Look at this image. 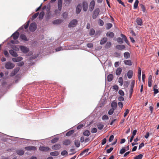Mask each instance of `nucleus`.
I'll return each instance as SVG.
<instances>
[{
	"mask_svg": "<svg viewBox=\"0 0 159 159\" xmlns=\"http://www.w3.org/2000/svg\"><path fill=\"white\" fill-rule=\"evenodd\" d=\"M89 151V148L86 149H85V150H84L80 154V155H82L84 154L85 153V152H88Z\"/></svg>",
	"mask_w": 159,
	"mask_h": 159,
	"instance_id": "obj_51",
	"label": "nucleus"
},
{
	"mask_svg": "<svg viewBox=\"0 0 159 159\" xmlns=\"http://www.w3.org/2000/svg\"><path fill=\"white\" fill-rule=\"evenodd\" d=\"M83 8L84 11H86L88 8V4L86 2H84L83 3Z\"/></svg>",
	"mask_w": 159,
	"mask_h": 159,
	"instance_id": "obj_20",
	"label": "nucleus"
},
{
	"mask_svg": "<svg viewBox=\"0 0 159 159\" xmlns=\"http://www.w3.org/2000/svg\"><path fill=\"white\" fill-rule=\"evenodd\" d=\"M106 35L108 37H109L110 38H112L114 36V34L112 32H108L106 34Z\"/></svg>",
	"mask_w": 159,
	"mask_h": 159,
	"instance_id": "obj_24",
	"label": "nucleus"
},
{
	"mask_svg": "<svg viewBox=\"0 0 159 159\" xmlns=\"http://www.w3.org/2000/svg\"><path fill=\"white\" fill-rule=\"evenodd\" d=\"M140 6L141 8L142 9V11H143V12H145L146 11V8L142 4L140 5Z\"/></svg>",
	"mask_w": 159,
	"mask_h": 159,
	"instance_id": "obj_54",
	"label": "nucleus"
},
{
	"mask_svg": "<svg viewBox=\"0 0 159 159\" xmlns=\"http://www.w3.org/2000/svg\"><path fill=\"white\" fill-rule=\"evenodd\" d=\"M111 43L110 42H107V43H106V46H105V47L107 48H109L111 47Z\"/></svg>",
	"mask_w": 159,
	"mask_h": 159,
	"instance_id": "obj_55",
	"label": "nucleus"
},
{
	"mask_svg": "<svg viewBox=\"0 0 159 159\" xmlns=\"http://www.w3.org/2000/svg\"><path fill=\"white\" fill-rule=\"evenodd\" d=\"M16 153L19 156H22L24 154V151L21 149H18L16 150Z\"/></svg>",
	"mask_w": 159,
	"mask_h": 159,
	"instance_id": "obj_14",
	"label": "nucleus"
},
{
	"mask_svg": "<svg viewBox=\"0 0 159 159\" xmlns=\"http://www.w3.org/2000/svg\"><path fill=\"white\" fill-rule=\"evenodd\" d=\"M60 11H59V9L58 10H55L54 11V14L55 15H57L58 14H59L60 12Z\"/></svg>",
	"mask_w": 159,
	"mask_h": 159,
	"instance_id": "obj_63",
	"label": "nucleus"
},
{
	"mask_svg": "<svg viewBox=\"0 0 159 159\" xmlns=\"http://www.w3.org/2000/svg\"><path fill=\"white\" fill-rule=\"evenodd\" d=\"M136 23L138 25L140 26L142 25H143L142 19L139 18H137L136 20Z\"/></svg>",
	"mask_w": 159,
	"mask_h": 159,
	"instance_id": "obj_22",
	"label": "nucleus"
},
{
	"mask_svg": "<svg viewBox=\"0 0 159 159\" xmlns=\"http://www.w3.org/2000/svg\"><path fill=\"white\" fill-rule=\"evenodd\" d=\"M97 126L98 128L100 130L102 129L104 127V125L101 123H98L97 124Z\"/></svg>",
	"mask_w": 159,
	"mask_h": 159,
	"instance_id": "obj_31",
	"label": "nucleus"
},
{
	"mask_svg": "<svg viewBox=\"0 0 159 159\" xmlns=\"http://www.w3.org/2000/svg\"><path fill=\"white\" fill-rule=\"evenodd\" d=\"M112 26V25L111 23H108L107 24L106 29L107 30L109 29Z\"/></svg>",
	"mask_w": 159,
	"mask_h": 159,
	"instance_id": "obj_46",
	"label": "nucleus"
},
{
	"mask_svg": "<svg viewBox=\"0 0 159 159\" xmlns=\"http://www.w3.org/2000/svg\"><path fill=\"white\" fill-rule=\"evenodd\" d=\"M118 105L119 106V107L121 109L122 108L123 106L122 103L121 102H118Z\"/></svg>",
	"mask_w": 159,
	"mask_h": 159,
	"instance_id": "obj_60",
	"label": "nucleus"
},
{
	"mask_svg": "<svg viewBox=\"0 0 159 159\" xmlns=\"http://www.w3.org/2000/svg\"><path fill=\"white\" fill-rule=\"evenodd\" d=\"M81 8L82 7L81 5L80 4H78L76 7V14H78L80 12Z\"/></svg>",
	"mask_w": 159,
	"mask_h": 159,
	"instance_id": "obj_13",
	"label": "nucleus"
},
{
	"mask_svg": "<svg viewBox=\"0 0 159 159\" xmlns=\"http://www.w3.org/2000/svg\"><path fill=\"white\" fill-rule=\"evenodd\" d=\"M39 13L37 12L35 13L34 15H33L31 19L32 20H34L39 15Z\"/></svg>",
	"mask_w": 159,
	"mask_h": 159,
	"instance_id": "obj_45",
	"label": "nucleus"
},
{
	"mask_svg": "<svg viewBox=\"0 0 159 159\" xmlns=\"http://www.w3.org/2000/svg\"><path fill=\"white\" fill-rule=\"evenodd\" d=\"M95 5V2L94 0L92 1L89 5V10L90 11H92L94 8Z\"/></svg>",
	"mask_w": 159,
	"mask_h": 159,
	"instance_id": "obj_10",
	"label": "nucleus"
},
{
	"mask_svg": "<svg viewBox=\"0 0 159 159\" xmlns=\"http://www.w3.org/2000/svg\"><path fill=\"white\" fill-rule=\"evenodd\" d=\"M61 145L60 144L57 143L56 144L52 146V148L54 150H58L61 148Z\"/></svg>",
	"mask_w": 159,
	"mask_h": 159,
	"instance_id": "obj_7",
	"label": "nucleus"
},
{
	"mask_svg": "<svg viewBox=\"0 0 159 159\" xmlns=\"http://www.w3.org/2000/svg\"><path fill=\"white\" fill-rule=\"evenodd\" d=\"M119 93L121 96H123L124 95L125 93L122 90H120L119 91Z\"/></svg>",
	"mask_w": 159,
	"mask_h": 159,
	"instance_id": "obj_57",
	"label": "nucleus"
},
{
	"mask_svg": "<svg viewBox=\"0 0 159 159\" xmlns=\"http://www.w3.org/2000/svg\"><path fill=\"white\" fill-rule=\"evenodd\" d=\"M119 82L120 83V85L122 86L123 83V81L122 78L121 77H120L119 79Z\"/></svg>",
	"mask_w": 159,
	"mask_h": 159,
	"instance_id": "obj_47",
	"label": "nucleus"
},
{
	"mask_svg": "<svg viewBox=\"0 0 159 159\" xmlns=\"http://www.w3.org/2000/svg\"><path fill=\"white\" fill-rule=\"evenodd\" d=\"M97 129L95 128H93L91 129V132L92 133H95L97 132Z\"/></svg>",
	"mask_w": 159,
	"mask_h": 159,
	"instance_id": "obj_52",
	"label": "nucleus"
},
{
	"mask_svg": "<svg viewBox=\"0 0 159 159\" xmlns=\"http://www.w3.org/2000/svg\"><path fill=\"white\" fill-rule=\"evenodd\" d=\"M4 54L5 55L6 57H9V54L7 51L4 50Z\"/></svg>",
	"mask_w": 159,
	"mask_h": 159,
	"instance_id": "obj_62",
	"label": "nucleus"
},
{
	"mask_svg": "<svg viewBox=\"0 0 159 159\" xmlns=\"http://www.w3.org/2000/svg\"><path fill=\"white\" fill-rule=\"evenodd\" d=\"M39 149L43 152H47L49 151L50 149L48 147L40 146L39 148Z\"/></svg>",
	"mask_w": 159,
	"mask_h": 159,
	"instance_id": "obj_6",
	"label": "nucleus"
},
{
	"mask_svg": "<svg viewBox=\"0 0 159 159\" xmlns=\"http://www.w3.org/2000/svg\"><path fill=\"white\" fill-rule=\"evenodd\" d=\"M9 52L11 55L13 57H17L18 56V55L16 52L13 50H10Z\"/></svg>",
	"mask_w": 159,
	"mask_h": 159,
	"instance_id": "obj_16",
	"label": "nucleus"
},
{
	"mask_svg": "<svg viewBox=\"0 0 159 159\" xmlns=\"http://www.w3.org/2000/svg\"><path fill=\"white\" fill-rule=\"evenodd\" d=\"M124 39H121L120 37L118 38L117 39V41L119 43L122 44L123 43Z\"/></svg>",
	"mask_w": 159,
	"mask_h": 159,
	"instance_id": "obj_39",
	"label": "nucleus"
},
{
	"mask_svg": "<svg viewBox=\"0 0 159 159\" xmlns=\"http://www.w3.org/2000/svg\"><path fill=\"white\" fill-rule=\"evenodd\" d=\"M113 78V75L112 74H109L107 76V80L109 82L111 81Z\"/></svg>",
	"mask_w": 159,
	"mask_h": 159,
	"instance_id": "obj_32",
	"label": "nucleus"
},
{
	"mask_svg": "<svg viewBox=\"0 0 159 159\" xmlns=\"http://www.w3.org/2000/svg\"><path fill=\"white\" fill-rule=\"evenodd\" d=\"M44 15V12L42 11H41L40 14H39V18L40 20H41L42 19L43 16Z\"/></svg>",
	"mask_w": 159,
	"mask_h": 159,
	"instance_id": "obj_37",
	"label": "nucleus"
},
{
	"mask_svg": "<svg viewBox=\"0 0 159 159\" xmlns=\"http://www.w3.org/2000/svg\"><path fill=\"white\" fill-rule=\"evenodd\" d=\"M107 40V39L105 37L103 38L101 41L100 44L101 45L105 43Z\"/></svg>",
	"mask_w": 159,
	"mask_h": 159,
	"instance_id": "obj_28",
	"label": "nucleus"
},
{
	"mask_svg": "<svg viewBox=\"0 0 159 159\" xmlns=\"http://www.w3.org/2000/svg\"><path fill=\"white\" fill-rule=\"evenodd\" d=\"M113 149V148L112 147L110 148V149H108L107 150V152L108 153H110Z\"/></svg>",
	"mask_w": 159,
	"mask_h": 159,
	"instance_id": "obj_58",
	"label": "nucleus"
},
{
	"mask_svg": "<svg viewBox=\"0 0 159 159\" xmlns=\"http://www.w3.org/2000/svg\"><path fill=\"white\" fill-rule=\"evenodd\" d=\"M133 74V71L132 70H130L128 71L127 72V76L128 78L131 79L132 76Z\"/></svg>",
	"mask_w": 159,
	"mask_h": 159,
	"instance_id": "obj_21",
	"label": "nucleus"
},
{
	"mask_svg": "<svg viewBox=\"0 0 159 159\" xmlns=\"http://www.w3.org/2000/svg\"><path fill=\"white\" fill-rule=\"evenodd\" d=\"M25 149L27 151H34L36 150V148L35 147L31 146L26 147L25 148Z\"/></svg>",
	"mask_w": 159,
	"mask_h": 159,
	"instance_id": "obj_8",
	"label": "nucleus"
},
{
	"mask_svg": "<svg viewBox=\"0 0 159 159\" xmlns=\"http://www.w3.org/2000/svg\"><path fill=\"white\" fill-rule=\"evenodd\" d=\"M124 64L127 65L131 66L132 64V63L131 60H125L123 61Z\"/></svg>",
	"mask_w": 159,
	"mask_h": 159,
	"instance_id": "obj_17",
	"label": "nucleus"
},
{
	"mask_svg": "<svg viewBox=\"0 0 159 159\" xmlns=\"http://www.w3.org/2000/svg\"><path fill=\"white\" fill-rule=\"evenodd\" d=\"M58 140H59L58 138H54L53 139H52L51 140V142L52 143H56L57 142V141Z\"/></svg>",
	"mask_w": 159,
	"mask_h": 159,
	"instance_id": "obj_44",
	"label": "nucleus"
},
{
	"mask_svg": "<svg viewBox=\"0 0 159 159\" xmlns=\"http://www.w3.org/2000/svg\"><path fill=\"white\" fill-rule=\"evenodd\" d=\"M77 22L78 21L74 19L69 23L68 26L69 27H74L76 25Z\"/></svg>",
	"mask_w": 159,
	"mask_h": 159,
	"instance_id": "obj_5",
	"label": "nucleus"
},
{
	"mask_svg": "<svg viewBox=\"0 0 159 159\" xmlns=\"http://www.w3.org/2000/svg\"><path fill=\"white\" fill-rule=\"evenodd\" d=\"M15 65L10 62H7L5 66V68L7 69H12L14 67Z\"/></svg>",
	"mask_w": 159,
	"mask_h": 159,
	"instance_id": "obj_4",
	"label": "nucleus"
},
{
	"mask_svg": "<svg viewBox=\"0 0 159 159\" xmlns=\"http://www.w3.org/2000/svg\"><path fill=\"white\" fill-rule=\"evenodd\" d=\"M23 58L21 57H18L12 58V61L14 62H17L21 61Z\"/></svg>",
	"mask_w": 159,
	"mask_h": 159,
	"instance_id": "obj_15",
	"label": "nucleus"
},
{
	"mask_svg": "<svg viewBox=\"0 0 159 159\" xmlns=\"http://www.w3.org/2000/svg\"><path fill=\"white\" fill-rule=\"evenodd\" d=\"M21 50L24 53H26L28 52L29 51V49L27 47L24 46H21L20 47Z\"/></svg>",
	"mask_w": 159,
	"mask_h": 159,
	"instance_id": "obj_9",
	"label": "nucleus"
},
{
	"mask_svg": "<svg viewBox=\"0 0 159 159\" xmlns=\"http://www.w3.org/2000/svg\"><path fill=\"white\" fill-rule=\"evenodd\" d=\"M135 84V80H132L131 83L130 89L129 90V98H130L132 95V94L133 91L134 86Z\"/></svg>",
	"mask_w": 159,
	"mask_h": 159,
	"instance_id": "obj_1",
	"label": "nucleus"
},
{
	"mask_svg": "<svg viewBox=\"0 0 159 159\" xmlns=\"http://www.w3.org/2000/svg\"><path fill=\"white\" fill-rule=\"evenodd\" d=\"M126 151L125 149L124 148H123L120 151V153L121 154H123Z\"/></svg>",
	"mask_w": 159,
	"mask_h": 159,
	"instance_id": "obj_53",
	"label": "nucleus"
},
{
	"mask_svg": "<svg viewBox=\"0 0 159 159\" xmlns=\"http://www.w3.org/2000/svg\"><path fill=\"white\" fill-rule=\"evenodd\" d=\"M124 57L125 58L127 59L130 57V54L128 52H126L124 53Z\"/></svg>",
	"mask_w": 159,
	"mask_h": 159,
	"instance_id": "obj_25",
	"label": "nucleus"
},
{
	"mask_svg": "<svg viewBox=\"0 0 159 159\" xmlns=\"http://www.w3.org/2000/svg\"><path fill=\"white\" fill-rule=\"evenodd\" d=\"M71 143L69 139H66L63 142V144L66 145H69Z\"/></svg>",
	"mask_w": 159,
	"mask_h": 159,
	"instance_id": "obj_30",
	"label": "nucleus"
},
{
	"mask_svg": "<svg viewBox=\"0 0 159 159\" xmlns=\"http://www.w3.org/2000/svg\"><path fill=\"white\" fill-rule=\"evenodd\" d=\"M37 29V25L35 23H31L29 29L30 31L34 32Z\"/></svg>",
	"mask_w": 159,
	"mask_h": 159,
	"instance_id": "obj_2",
	"label": "nucleus"
},
{
	"mask_svg": "<svg viewBox=\"0 0 159 159\" xmlns=\"http://www.w3.org/2000/svg\"><path fill=\"white\" fill-rule=\"evenodd\" d=\"M19 35V33L17 31L15 33L13 34L12 35V37L14 40L17 39Z\"/></svg>",
	"mask_w": 159,
	"mask_h": 159,
	"instance_id": "obj_11",
	"label": "nucleus"
},
{
	"mask_svg": "<svg viewBox=\"0 0 159 159\" xmlns=\"http://www.w3.org/2000/svg\"><path fill=\"white\" fill-rule=\"evenodd\" d=\"M62 20L60 19H57L54 20L53 22L54 24H58L61 23Z\"/></svg>",
	"mask_w": 159,
	"mask_h": 159,
	"instance_id": "obj_34",
	"label": "nucleus"
},
{
	"mask_svg": "<svg viewBox=\"0 0 159 159\" xmlns=\"http://www.w3.org/2000/svg\"><path fill=\"white\" fill-rule=\"evenodd\" d=\"M116 48L118 50H123L125 48V47L124 45H117L116 46Z\"/></svg>",
	"mask_w": 159,
	"mask_h": 159,
	"instance_id": "obj_18",
	"label": "nucleus"
},
{
	"mask_svg": "<svg viewBox=\"0 0 159 159\" xmlns=\"http://www.w3.org/2000/svg\"><path fill=\"white\" fill-rule=\"evenodd\" d=\"M114 110H115L112 108H111V109H110L108 111V114L109 115H112L114 112Z\"/></svg>",
	"mask_w": 159,
	"mask_h": 159,
	"instance_id": "obj_49",
	"label": "nucleus"
},
{
	"mask_svg": "<svg viewBox=\"0 0 159 159\" xmlns=\"http://www.w3.org/2000/svg\"><path fill=\"white\" fill-rule=\"evenodd\" d=\"M75 144L77 147H79L80 145V141L78 140H75Z\"/></svg>",
	"mask_w": 159,
	"mask_h": 159,
	"instance_id": "obj_41",
	"label": "nucleus"
},
{
	"mask_svg": "<svg viewBox=\"0 0 159 159\" xmlns=\"http://www.w3.org/2000/svg\"><path fill=\"white\" fill-rule=\"evenodd\" d=\"M139 3V1L138 0H136L134 3V9H136L137 8L138 4Z\"/></svg>",
	"mask_w": 159,
	"mask_h": 159,
	"instance_id": "obj_40",
	"label": "nucleus"
},
{
	"mask_svg": "<svg viewBox=\"0 0 159 159\" xmlns=\"http://www.w3.org/2000/svg\"><path fill=\"white\" fill-rule=\"evenodd\" d=\"M111 106L112 108L115 110L117 107V103L115 101H113L111 104Z\"/></svg>",
	"mask_w": 159,
	"mask_h": 159,
	"instance_id": "obj_19",
	"label": "nucleus"
},
{
	"mask_svg": "<svg viewBox=\"0 0 159 159\" xmlns=\"http://www.w3.org/2000/svg\"><path fill=\"white\" fill-rule=\"evenodd\" d=\"M122 71V69L120 67L118 68L116 71V74L119 75H120Z\"/></svg>",
	"mask_w": 159,
	"mask_h": 159,
	"instance_id": "obj_29",
	"label": "nucleus"
},
{
	"mask_svg": "<svg viewBox=\"0 0 159 159\" xmlns=\"http://www.w3.org/2000/svg\"><path fill=\"white\" fill-rule=\"evenodd\" d=\"M143 157V155L142 154H140L134 157V159H141Z\"/></svg>",
	"mask_w": 159,
	"mask_h": 159,
	"instance_id": "obj_42",
	"label": "nucleus"
},
{
	"mask_svg": "<svg viewBox=\"0 0 159 159\" xmlns=\"http://www.w3.org/2000/svg\"><path fill=\"white\" fill-rule=\"evenodd\" d=\"M100 12V10L99 8H96L93 11L92 15V17L93 19H95L97 17Z\"/></svg>",
	"mask_w": 159,
	"mask_h": 159,
	"instance_id": "obj_3",
	"label": "nucleus"
},
{
	"mask_svg": "<svg viewBox=\"0 0 159 159\" xmlns=\"http://www.w3.org/2000/svg\"><path fill=\"white\" fill-rule=\"evenodd\" d=\"M59 154L58 151H55L53 152H51L50 153L51 155L52 156H57Z\"/></svg>",
	"mask_w": 159,
	"mask_h": 159,
	"instance_id": "obj_36",
	"label": "nucleus"
},
{
	"mask_svg": "<svg viewBox=\"0 0 159 159\" xmlns=\"http://www.w3.org/2000/svg\"><path fill=\"white\" fill-rule=\"evenodd\" d=\"M157 85L156 84L155 85L153 86V90L154 93L156 94L159 93V91L158 89H156L157 88Z\"/></svg>",
	"mask_w": 159,
	"mask_h": 159,
	"instance_id": "obj_33",
	"label": "nucleus"
},
{
	"mask_svg": "<svg viewBox=\"0 0 159 159\" xmlns=\"http://www.w3.org/2000/svg\"><path fill=\"white\" fill-rule=\"evenodd\" d=\"M108 116L107 115H105L102 117V120H107L108 119Z\"/></svg>",
	"mask_w": 159,
	"mask_h": 159,
	"instance_id": "obj_50",
	"label": "nucleus"
},
{
	"mask_svg": "<svg viewBox=\"0 0 159 159\" xmlns=\"http://www.w3.org/2000/svg\"><path fill=\"white\" fill-rule=\"evenodd\" d=\"M90 134L89 131L88 130L85 131L83 133V134L84 135L87 136H89Z\"/></svg>",
	"mask_w": 159,
	"mask_h": 159,
	"instance_id": "obj_38",
	"label": "nucleus"
},
{
	"mask_svg": "<svg viewBox=\"0 0 159 159\" xmlns=\"http://www.w3.org/2000/svg\"><path fill=\"white\" fill-rule=\"evenodd\" d=\"M118 99L120 101H123L124 100V98L122 96H119L118 98Z\"/></svg>",
	"mask_w": 159,
	"mask_h": 159,
	"instance_id": "obj_59",
	"label": "nucleus"
},
{
	"mask_svg": "<svg viewBox=\"0 0 159 159\" xmlns=\"http://www.w3.org/2000/svg\"><path fill=\"white\" fill-rule=\"evenodd\" d=\"M129 110H128V109H126L124 113V117H126L127 116V115L129 113Z\"/></svg>",
	"mask_w": 159,
	"mask_h": 159,
	"instance_id": "obj_56",
	"label": "nucleus"
},
{
	"mask_svg": "<svg viewBox=\"0 0 159 159\" xmlns=\"http://www.w3.org/2000/svg\"><path fill=\"white\" fill-rule=\"evenodd\" d=\"M120 36L121 37L123 38V39H124L123 40H124L125 42L128 44L129 41L127 40L126 36L122 34H121Z\"/></svg>",
	"mask_w": 159,
	"mask_h": 159,
	"instance_id": "obj_26",
	"label": "nucleus"
},
{
	"mask_svg": "<svg viewBox=\"0 0 159 159\" xmlns=\"http://www.w3.org/2000/svg\"><path fill=\"white\" fill-rule=\"evenodd\" d=\"M30 20L28 21H27V22L26 24H25L24 25V28L25 29H27L28 28L29 25V24H30Z\"/></svg>",
	"mask_w": 159,
	"mask_h": 159,
	"instance_id": "obj_48",
	"label": "nucleus"
},
{
	"mask_svg": "<svg viewBox=\"0 0 159 159\" xmlns=\"http://www.w3.org/2000/svg\"><path fill=\"white\" fill-rule=\"evenodd\" d=\"M99 25L101 26H103L104 25L103 21L101 19H100Z\"/></svg>",
	"mask_w": 159,
	"mask_h": 159,
	"instance_id": "obj_61",
	"label": "nucleus"
},
{
	"mask_svg": "<svg viewBox=\"0 0 159 159\" xmlns=\"http://www.w3.org/2000/svg\"><path fill=\"white\" fill-rule=\"evenodd\" d=\"M62 0H58L57 2V7L59 11H61L62 8Z\"/></svg>",
	"mask_w": 159,
	"mask_h": 159,
	"instance_id": "obj_12",
	"label": "nucleus"
},
{
	"mask_svg": "<svg viewBox=\"0 0 159 159\" xmlns=\"http://www.w3.org/2000/svg\"><path fill=\"white\" fill-rule=\"evenodd\" d=\"M114 138V136L113 135H111L110 137V138L109 139V142L112 141L113 140Z\"/></svg>",
	"mask_w": 159,
	"mask_h": 159,
	"instance_id": "obj_64",
	"label": "nucleus"
},
{
	"mask_svg": "<svg viewBox=\"0 0 159 159\" xmlns=\"http://www.w3.org/2000/svg\"><path fill=\"white\" fill-rule=\"evenodd\" d=\"M141 69L140 67H138V77L139 80L140 81L141 80Z\"/></svg>",
	"mask_w": 159,
	"mask_h": 159,
	"instance_id": "obj_27",
	"label": "nucleus"
},
{
	"mask_svg": "<svg viewBox=\"0 0 159 159\" xmlns=\"http://www.w3.org/2000/svg\"><path fill=\"white\" fill-rule=\"evenodd\" d=\"M95 33V31L94 29H90L89 34L90 35H93Z\"/></svg>",
	"mask_w": 159,
	"mask_h": 159,
	"instance_id": "obj_43",
	"label": "nucleus"
},
{
	"mask_svg": "<svg viewBox=\"0 0 159 159\" xmlns=\"http://www.w3.org/2000/svg\"><path fill=\"white\" fill-rule=\"evenodd\" d=\"M74 132V130H71L66 134V135L67 136H70Z\"/></svg>",
	"mask_w": 159,
	"mask_h": 159,
	"instance_id": "obj_35",
	"label": "nucleus"
},
{
	"mask_svg": "<svg viewBox=\"0 0 159 159\" xmlns=\"http://www.w3.org/2000/svg\"><path fill=\"white\" fill-rule=\"evenodd\" d=\"M20 38L23 40L28 41V39H27L26 36L24 34H21L20 36Z\"/></svg>",
	"mask_w": 159,
	"mask_h": 159,
	"instance_id": "obj_23",
	"label": "nucleus"
}]
</instances>
